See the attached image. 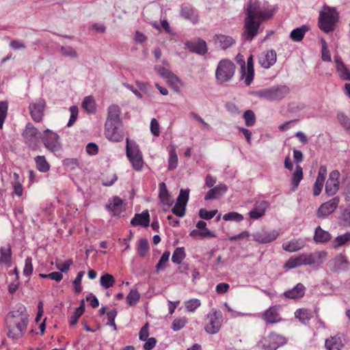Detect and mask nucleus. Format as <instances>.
<instances>
[{"mask_svg": "<svg viewBox=\"0 0 350 350\" xmlns=\"http://www.w3.org/2000/svg\"><path fill=\"white\" fill-rule=\"evenodd\" d=\"M254 77V59L253 55H250L247 60V67L245 72H242L241 79H244L246 86H249L253 81Z\"/></svg>", "mask_w": 350, "mask_h": 350, "instance_id": "obj_17", "label": "nucleus"}, {"mask_svg": "<svg viewBox=\"0 0 350 350\" xmlns=\"http://www.w3.org/2000/svg\"><path fill=\"white\" fill-rule=\"evenodd\" d=\"M329 265L332 267L331 270L332 271L339 272L347 270L349 267V262L347 258L340 254L329 262Z\"/></svg>", "mask_w": 350, "mask_h": 350, "instance_id": "obj_23", "label": "nucleus"}, {"mask_svg": "<svg viewBox=\"0 0 350 350\" xmlns=\"http://www.w3.org/2000/svg\"><path fill=\"white\" fill-rule=\"evenodd\" d=\"M269 204L267 201H262L260 202L258 207L253 208L249 212V216L252 219H258L262 217L268 208Z\"/></svg>", "mask_w": 350, "mask_h": 350, "instance_id": "obj_30", "label": "nucleus"}, {"mask_svg": "<svg viewBox=\"0 0 350 350\" xmlns=\"http://www.w3.org/2000/svg\"><path fill=\"white\" fill-rule=\"evenodd\" d=\"M133 226H141L146 228L150 224V215L148 210L144 211L142 213H136L131 221Z\"/></svg>", "mask_w": 350, "mask_h": 350, "instance_id": "obj_22", "label": "nucleus"}, {"mask_svg": "<svg viewBox=\"0 0 350 350\" xmlns=\"http://www.w3.org/2000/svg\"><path fill=\"white\" fill-rule=\"evenodd\" d=\"M115 282L114 277L107 273L102 275L100 278V284L106 289L113 286Z\"/></svg>", "mask_w": 350, "mask_h": 350, "instance_id": "obj_40", "label": "nucleus"}, {"mask_svg": "<svg viewBox=\"0 0 350 350\" xmlns=\"http://www.w3.org/2000/svg\"><path fill=\"white\" fill-rule=\"evenodd\" d=\"M84 275V271H81L77 273L76 278L73 281L74 291L79 293L82 291L81 280Z\"/></svg>", "mask_w": 350, "mask_h": 350, "instance_id": "obj_56", "label": "nucleus"}, {"mask_svg": "<svg viewBox=\"0 0 350 350\" xmlns=\"http://www.w3.org/2000/svg\"><path fill=\"white\" fill-rule=\"evenodd\" d=\"M228 187L225 184H219L209 189L204 196L205 200H215L222 196L227 191Z\"/></svg>", "mask_w": 350, "mask_h": 350, "instance_id": "obj_24", "label": "nucleus"}, {"mask_svg": "<svg viewBox=\"0 0 350 350\" xmlns=\"http://www.w3.org/2000/svg\"><path fill=\"white\" fill-rule=\"evenodd\" d=\"M33 273L32 259L31 257H27L25 261V267L23 269V275L29 277Z\"/></svg>", "mask_w": 350, "mask_h": 350, "instance_id": "obj_63", "label": "nucleus"}, {"mask_svg": "<svg viewBox=\"0 0 350 350\" xmlns=\"http://www.w3.org/2000/svg\"><path fill=\"white\" fill-rule=\"evenodd\" d=\"M260 10L261 9L260 8L259 5L256 3H252V0H249L244 8L246 17H248V11H250L249 12H250L252 16H253L254 19L257 18Z\"/></svg>", "mask_w": 350, "mask_h": 350, "instance_id": "obj_34", "label": "nucleus"}, {"mask_svg": "<svg viewBox=\"0 0 350 350\" xmlns=\"http://www.w3.org/2000/svg\"><path fill=\"white\" fill-rule=\"evenodd\" d=\"M339 18L334 8H328L327 12H321L319 18V27L325 33L332 32Z\"/></svg>", "mask_w": 350, "mask_h": 350, "instance_id": "obj_6", "label": "nucleus"}, {"mask_svg": "<svg viewBox=\"0 0 350 350\" xmlns=\"http://www.w3.org/2000/svg\"><path fill=\"white\" fill-rule=\"evenodd\" d=\"M310 29L309 26L304 25L293 29L290 33V38L294 42H300L303 40L306 33Z\"/></svg>", "mask_w": 350, "mask_h": 350, "instance_id": "obj_31", "label": "nucleus"}, {"mask_svg": "<svg viewBox=\"0 0 350 350\" xmlns=\"http://www.w3.org/2000/svg\"><path fill=\"white\" fill-rule=\"evenodd\" d=\"M286 342L287 338L285 336L272 332L268 336L262 338L257 343V347L260 350H276Z\"/></svg>", "mask_w": 350, "mask_h": 350, "instance_id": "obj_4", "label": "nucleus"}, {"mask_svg": "<svg viewBox=\"0 0 350 350\" xmlns=\"http://www.w3.org/2000/svg\"><path fill=\"white\" fill-rule=\"evenodd\" d=\"M35 162L37 169L41 172H46L50 170L49 163L44 156H37L35 157Z\"/></svg>", "mask_w": 350, "mask_h": 350, "instance_id": "obj_38", "label": "nucleus"}, {"mask_svg": "<svg viewBox=\"0 0 350 350\" xmlns=\"http://www.w3.org/2000/svg\"><path fill=\"white\" fill-rule=\"evenodd\" d=\"M169 159L167 169L170 171L174 170L176 168L178 165V156L176 154V146L174 145L168 148Z\"/></svg>", "mask_w": 350, "mask_h": 350, "instance_id": "obj_33", "label": "nucleus"}, {"mask_svg": "<svg viewBox=\"0 0 350 350\" xmlns=\"http://www.w3.org/2000/svg\"><path fill=\"white\" fill-rule=\"evenodd\" d=\"M201 305L200 300L198 299H191L185 302L186 309L189 312H194Z\"/></svg>", "mask_w": 350, "mask_h": 350, "instance_id": "obj_58", "label": "nucleus"}, {"mask_svg": "<svg viewBox=\"0 0 350 350\" xmlns=\"http://www.w3.org/2000/svg\"><path fill=\"white\" fill-rule=\"evenodd\" d=\"M276 57V52L272 49L259 58V63L262 67L269 68L275 63Z\"/></svg>", "mask_w": 350, "mask_h": 350, "instance_id": "obj_25", "label": "nucleus"}, {"mask_svg": "<svg viewBox=\"0 0 350 350\" xmlns=\"http://www.w3.org/2000/svg\"><path fill=\"white\" fill-rule=\"evenodd\" d=\"M325 346L327 350H341L344 346L341 336L336 335L326 339Z\"/></svg>", "mask_w": 350, "mask_h": 350, "instance_id": "obj_28", "label": "nucleus"}, {"mask_svg": "<svg viewBox=\"0 0 350 350\" xmlns=\"http://www.w3.org/2000/svg\"><path fill=\"white\" fill-rule=\"evenodd\" d=\"M332 239L331 234L326 230H324L321 228L320 226H318L314 230V234L313 237V239L315 243H325L329 241Z\"/></svg>", "mask_w": 350, "mask_h": 350, "instance_id": "obj_27", "label": "nucleus"}, {"mask_svg": "<svg viewBox=\"0 0 350 350\" xmlns=\"http://www.w3.org/2000/svg\"><path fill=\"white\" fill-rule=\"evenodd\" d=\"M279 235L276 230L256 232L253 234L254 241L259 243H269L275 241Z\"/></svg>", "mask_w": 350, "mask_h": 350, "instance_id": "obj_14", "label": "nucleus"}, {"mask_svg": "<svg viewBox=\"0 0 350 350\" xmlns=\"http://www.w3.org/2000/svg\"><path fill=\"white\" fill-rule=\"evenodd\" d=\"M213 40L215 43L216 44H219L222 49H226L235 43L234 38L229 36L223 34L215 35L213 37Z\"/></svg>", "mask_w": 350, "mask_h": 350, "instance_id": "obj_26", "label": "nucleus"}, {"mask_svg": "<svg viewBox=\"0 0 350 350\" xmlns=\"http://www.w3.org/2000/svg\"><path fill=\"white\" fill-rule=\"evenodd\" d=\"M8 103L6 100L0 101V124L3 125L7 117Z\"/></svg>", "mask_w": 350, "mask_h": 350, "instance_id": "obj_54", "label": "nucleus"}, {"mask_svg": "<svg viewBox=\"0 0 350 350\" xmlns=\"http://www.w3.org/2000/svg\"><path fill=\"white\" fill-rule=\"evenodd\" d=\"M70 117L67 124V126L68 127L72 126L77 119L79 113L78 107L75 105L71 106L70 107Z\"/></svg>", "mask_w": 350, "mask_h": 350, "instance_id": "obj_62", "label": "nucleus"}, {"mask_svg": "<svg viewBox=\"0 0 350 350\" xmlns=\"http://www.w3.org/2000/svg\"><path fill=\"white\" fill-rule=\"evenodd\" d=\"M263 319L269 324H274L282 321V318L278 313L277 306H271L268 308L262 314Z\"/></svg>", "mask_w": 350, "mask_h": 350, "instance_id": "obj_20", "label": "nucleus"}, {"mask_svg": "<svg viewBox=\"0 0 350 350\" xmlns=\"http://www.w3.org/2000/svg\"><path fill=\"white\" fill-rule=\"evenodd\" d=\"M295 317L303 324L306 325L312 318V314L308 309L299 308L295 312Z\"/></svg>", "mask_w": 350, "mask_h": 350, "instance_id": "obj_36", "label": "nucleus"}, {"mask_svg": "<svg viewBox=\"0 0 350 350\" xmlns=\"http://www.w3.org/2000/svg\"><path fill=\"white\" fill-rule=\"evenodd\" d=\"M302 179H303V169L300 165H297L296 167H295V171L293 174L292 177H291V185H293V191L298 187V186Z\"/></svg>", "mask_w": 350, "mask_h": 350, "instance_id": "obj_35", "label": "nucleus"}, {"mask_svg": "<svg viewBox=\"0 0 350 350\" xmlns=\"http://www.w3.org/2000/svg\"><path fill=\"white\" fill-rule=\"evenodd\" d=\"M261 25L260 20L254 19L253 16L248 12V17H245L243 37L245 40L251 41L258 34Z\"/></svg>", "mask_w": 350, "mask_h": 350, "instance_id": "obj_9", "label": "nucleus"}, {"mask_svg": "<svg viewBox=\"0 0 350 350\" xmlns=\"http://www.w3.org/2000/svg\"><path fill=\"white\" fill-rule=\"evenodd\" d=\"M42 142L44 147L50 152H59L62 149V144L59 135L49 129L44 131Z\"/></svg>", "mask_w": 350, "mask_h": 350, "instance_id": "obj_8", "label": "nucleus"}, {"mask_svg": "<svg viewBox=\"0 0 350 350\" xmlns=\"http://www.w3.org/2000/svg\"><path fill=\"white\" fill-rule=\"evenodd\" d=\"M180 15L182 18L191 21L193 24H197L199 22L198 11L191 5H182Z\"/></svg>", "mask_w": 350, "mask_h": 350, "instance_id": "obj_18", "label": "nucleus"}, {"mask_svg": "<svg viewBox=\"0 0 350 350\" xmlns=\"http://www.w3.org/2000/svg\"><path fill=\"white\" fill-rule=\"evenodd\" d=\"M209 323L204 327L205 331L210 334H215L219 332L223 321L221 311H214L207 315Z\"/></svg>", "mask_w": 350, "mask_h": 350, "instance_id": "obj_10", "label": "nucleus"}, {"mask_svg": "<svg viewBox=\"0 0 350 350\" xmlns=\"http://www.w3.org/2000/svg\"><path fill=\"white\" fill-rule=\"evenodd\" d=\"M123 200L118 196L112 198V202L106 204L105 208L111 213L113 217H118L123 211Z\"/></svg>", "mask_w": 350, "mask_h": 350, "instance_id": "obj_19", "label": "nucleus"}, {"mask_svg": "<svg viewBox=\"0 0 350 350\" xmlns=\"http://www.w3.org/2000/svg\"><path fill=\"white\" fill-rule=\"evenodd\" d=\"M339 219L340 224L345 226V227H349L350 226V204L348 205V206L345 208L340 213L339 216Z\"/></svg>", "mask_w": 350, "mask_h": 350, "instance_id": "obj_46", "label": "nucleus"}, {"mask_svg": "<svg viewBox=\"0 0 350 350\" xmlns=\"http://www.w3.org/2000/svg\"><path fill=\"white\" fill-rule=\"evenodd\" d=\"M149 250V244L146 239L142 238L139 240L138 245L137 247V254L140 257H144Z\"/></svg>", "mask_w": 350, "mask_h": 350, "instance_id": "obj_42", "label": "nucleus"}, {"mask_svg": "<svg viewBox=\"0 0 350 350\" xmlns=\"http://www.w3.org/2000/svg\"><path fill=\"white\" fill-rule=\"evenodd\" d=\"M45 106L46 102L42 98L38 99L36 103L29 105V109L30 115L35 122H40L42 121Z\"/></svg>", "mask_w": 350, "mask_h": 350, "instance_id": "obj_12", "label": "nucleus"}, {"mask_svg": "<svg viewBox=\"0 0 350 350\" xmlns=\"http://www.w3.org/2000/svg\"><path fill=\"white\" fill-rule=\"evenodd\" d=\"M159 198L160 199L161 202L163 205H167V206H171L172 205V202H170V196L168 190L167 189L165 183H159Z\"/></svg>", "mask_w": 350, "mask_h": 350, "instance_id": "obj_32", "label": "nucleus"}, {"mask_svg": "<svg viewBox=\"0 0 350 350\" xmlns=\"http://www.w3.org/2000/svg\"><path fill=\"white\" fill-rule=\"evenodd\" d=\"M217 213V210H212L207 211L205 208H200L199 210L198 215L199 217L204 220H210L213 218L215 215Z\"/></svg>", "mask_w": 350, "mask_h": 350, "instance_id": "obj_52", "label": "nucleus"}, {"mask_svg": "<svg viewBox=\"0 0 350 350\" xmlns=\"http://www.w3.org/2000/svg\"><path fill=\"white\" fill-rule=\"evenodd\" d=\"M120 113L121 111L118 105H111L109 107L105 124V135L111 142H119L124 138Z\"/></svg>", "mask_w": 350, "mask_h": 350, "instance_id": "obj_1", "label": "nucleus"}, {"mask_svg": "<svg viewBox=\"0 0 350 350\" xmlns=\"http://www.w3.org/2000/svg\"><path fill=\"white\" fill-rule=\"evenodd\" d=\"M275 10L273 9H267L265 10H261L259 12L258 16H257L256 20H260L261 22L262 21L268 20L271 18L274 14Z\"/></svg>", "mask_w": 350, "mask_h": 350, "instance_id": "obj_61", "label": "nucleus"}, {"mask_svg": "<svg viewBox=\"0 0 350 350\" xmlns=\"http://www.w3.org/2000/svg\"><path fill=\"white\" fill-rule=\"evenodd\" d=\"M82 107L89 113H96L95 100L92 96L85 97L82 102Z\"/></svg>", "mask_w": 350, "mask_h": 350, "instance_id": "obj_37", "label": "nucleus"}, {"mask_svg": "<svg viewBox=\"0 0 350 350\" xmlns=\"http://www.w3.org/2000/svg\"><path fill=\"white\" fill-rule=\"evenodd\" d=\"M59 51L62 55L64 57L72 58H77L78 57L77 51L70 46H62Z\"/></svg>", "mask_w": 350, "mask_h": 350, "instance_id": "obj_49", "label": "nucleus"}, {"mask_svg": "<svg viewBox=\"0 0 350 350\" xmlns=\"http://www.w3.org/2000/svg\"><path fill=\"white\" fill-rule=\"evenodd\" d=\"M12 252L10 244L8 245V248L3 247L0 248V265L4 264L7 267L12 266Z\"/></svg>", "mask_w": 350, "mask_h": 350, "instance_id": "obj_29", "label": "nucleus"}, {"mask_svg": "<svg viewBox=\"0 0 350 350\" xmlns=\"http://www.w3.org/2000/svg\"><path fill=\"white\" fill-rule=\"evenodd\" d=\"M337 118L340 124L350 134V118H348L344 113L340 112L337 114Z\"/></svg>", "mask_w": 350, "mask_h": 350, "instance_id": "obj_57", "label": "nucleus"}, {"mask_svg": "<svg viewBox=\"0 0 350 350\" xmlns=\"http://www.w3.org/2000/svg\"><path fill=\"white\" fill-rule=\"evenodd\" d=\"M186 206L185 204H181L180 202H176L172 208V212L177 217H183L185 215Z\"/></svg>", "mask_w": 350, "mask_h": 350, "instance_id": "obj_53", "label": "nucleus"}, {"mask_svg": "<svg viewBox=\"0 0 350 350\" xmlns=\"http://www.w3.org/2000/svg\"><path fill=\"white\" fill-rule=\"evenodd\" d=\"M140 299V294L137 289H131L126 296V303L133 306L137 304Z\"/></svg>", "mask_w": 350, "mask_h": 350, "instance_id": "obj_45", "label": "nucleus"}, {"mask_svg": "<svg viewBox=\"0 0 350 350\" xmlns=\"http://www.w3.org/2000/svg\"><path fill=\"white\" fill-rule=\"evenodd\" d=\"M306 293V287L301 283H298L292 289L284 293V296L287 299H298L303 297Z\"/></svg>", "mask_w": 350, "mask_h": 350, "instance_id": "obj_21", "label": "nucleus"}, {"mask_svg": "<svg viewBox=\"0 0 350 350\" xmlns=\"http://www.w3.org/2000/svg\"><path fill=\"white\" fill-rule=\"evenodd\" d=\"M191 237H200L201 238H215L216 237L215 234L208 229H206V231H200L198 229H194L189 233Z\"/></svg>", "mask_w": 350, "mask_h": 350, "instance_id": "obj_44", "label": "nucleus"}, {"mask_svg": "<svg viewBox=\"0 0 350 350\" xmlns=\"http://www.w3.org/2000/svg\"><path fill=\"white\" fill-rule=\"evenodd\" d=\"M117 314L118 311L115 308L107 312V323L106 325L111 327L114 331L117 330V326L115 323V319Z\"/></svg>", "mask_w": 350, "mask_h": 350, "instance_id": "obj_51", "label": "nucleus"}, {"mask_svg": "<svg viewBox=\"0 0 350 350\" xmlns=\"http://www.w3.org/2000/svg\"><path fill=\"white\" fill-rule=\"evenodd\" d=\"M235 65L234 63L227 59L221 60L215 71V77L220 82H227L230 81L234 75Z\"/></svg>", "mask_w": 350, "mask_h": 350, "instance_id": "obj_7", "label": "nucleus"}, {"mask_svg": "<svg viewBox=\"0 0 350 350\" xmlns=\"http://www.w3.org/2000/svg\"><path fill=\"white\" fill-rule=\"evenodd\" d=\"M304 246L303 243H299L298 241H291L288 243H284L282 247L285 251L289 252H295L302 248Z\"/></svg>", "mask_w": 350, "mask_h": 350, "instance_id": "obj_43", "label": "nucleus"}, {"mask_svg": "<svg viewBox=\"0 0 350 350\" xmlns=\"http://www.w3.org/2000/svg\"><path fill=\"white\" fill-rule=\"evenodd\" d=\"M338 203L339 198L334 197L322 204L317 210V216L319 218H323L331 215L338 207Z\"/></svg>", "mask_w": 350, "mask_h": 350, "instance_id": "obj_13", "label": "nucleus"}, {"mask_svg": "<svg viewBox=\"0 0 350 350\" xmlns=\"http://www.w3.org/2000/svg\"><path fill=\"white\" fill-rule=\"evenodd\" d=\"M247 126H253L256 123V116L252 110H246L243 115Z\"/></svg>", "mask_w": 350, "mask_h": 350, "instance_id": "obj_47", "label": "nucleus"}, {"mask_svg": "<svg viewBox=\"0 0 350 350\" xmlns=\"http://www.w3.org/2000/svg\"><path fill=\"white\" fill-rule=\"evenodd\" d=\"M189 198V189H181L178 196L176 199V202H180L181 204H185L187 205Z\"/></svg>", "mask_w": 350, "mask_h": 350, "instance_id": "obj_60", "label": "nucleus"}, {"mask_svg": "<svg viewBox=\"0 0 350 350\" xmlns=\"http://www.w3.org/2000/svg\"><path fill=\"white\" fill-rule=\"evenodd\" d=\"M170 256V251H165L163 252L156 265V273H159L160 270L164 269L165 268V264L168 262Z\"/></svg>", "mask_w": 350, "mask_h": 350, "instance_id": "obj_48", "label": "nucleus"}, {"mask_svg": "<svg viewBox=\"0 0 350 350\" xmlns=\"http://www.w3.org/2000/svg\"><path fill=\"white\" fill-rule=\"evenodd\" d=\"M322 44V50H321V58L324 62H331V55L329 53V51L327 49V43L324 39H321V40Z\"/></svg>", "mask_w": 350, "mask_h": 350, "instance_id": "obj_59", "label": "nucleus"}, {"mask_svg": "<svg viewBox=\"0 0 350 350\" xmlns=\"http://www.w3.org/2000/svg\"><path fill=\"white\" fill-rule=\"evenodd\" d=\"M42 134L31 123L28 122L22 133L25 145L31 150L37 151L40 148V140Z\"/></svg>", "mask_w": 350, "mask_h": 350, "instance_id": "obj_3", "label": "nucleus"}, {"mask_svg": "<svg viewBox=\"0 0 350 350\" xmlns=\"http://www.w3.org/2000/svg\"><path fill=\"white\" fill-rule=\"evenodd\" d=\"M126 157L133 167L137 171H140L143 167L144 161L139 146L135 142H130L129 137H126Z\"/></svg>", "mask_w": 350, "mask_h": 350, "instance_id": "obj_5", "label": "nucleus"}, {"mask_svg": "<svg viewBox=\"0 0 350 350\" xmlns=\"http://www.w3.org/2000/svg\"><path fill=\"white\" fill-rule=\"evenodd\" d=\"M186 253L185 247H179L175 249L172 256V260L176 265L181 264L183 260L185 258Z\"/></svg>", "mask_w": 350, "mask_h": 350, "instance_id": "obj_39", "label": "nucleus"}, {"mask_svg": "<svg viewBox=\"0 0 350 350\" xmlns=\"http://www.w3.org/2000/svg\"><path fill=\"white\" fill-rule=\"evenodd\" d=\"M187 322V319L185 317L176 318L172 321L171 328L174 332H177L183 328L185 326Z\"/></svg>", "mask_w": 350, "mask_h": 350, "instance_id": "obj_55", "label": "nucleus"}, {"mask_svg": "<svg viewBox=\"0 0 350 350\" xmlns=\"http://www.w3.org/2000/svg\"><path fill=\"white\" fill-rule=\"evenodd\" d=\"M244 219L243 215L237 213V212H229L226 213L223 216V219L226 221H234L236 222H241Z\"/></svg>", "mask_w": 350, "mask_h": 350, "instance_id": "obj_50", "label": "nucleus"}, {"mask_svg": "<svg viewBox=\"0 0 350 350\" xmlns=\"http://www.w3.org/2000/svg\"><path fill=\"white\" fill-rule=\"evenodd\" d=\"M336 71L342 80L350 81V70L347 68L346 65L342 66V67L336 70Z\"/></svg>", "mask_w": 350, "mask_h": 350, "instance_id": "obj_64", "label": "nucleus"}, {"mask_svg": "<svg viewBox=\"0 0 350 350\" xmlns=\"http://www.w3.org/2000/svg\"><path fill=\"white\" fill-rule=\"evenodd\" d=\"M186 48L192 53L203 55L207 53V46L206 42L200 38L197 41H187L185 43Z\"/></svg>", "mask_w": 350, "mask_h": 350, "instance_id": "obj_16", "label": "nucleus"}, {"mask_svg": "<svg viewBox=\"0 0 350 350\" xmlns=\"http://www.w3.org/2000/svg\"><path fill=\"white\" fill-rule=\"evenodd\" d=\"M350 241V232H345L343 234L339 235L335 238L333 241V247L334 248H338L340 246L345 245Z\"/></svg>", "mask_w": 350, "mask_h": 350, "instance_id": "obj_41", "label": "nucleus"}, {"mask_svg": "<svg viewBox=\"0 0 350 350\" xmlns=\"http://www.w3.org/2000/svg\"><path fill=\"white\" fill-rule=\"evenodd\" d=\"M340 172L338 170H333L329 175L328 180L325 184V193L329 196H332L336 193L339 189Z\"/></svg>", "mask_w": 350, "mask_h": 350, "instance_id": "obj_11", "label": "nucleus"}, {"mask_svg": "<svg viewBox=\"0 0 350 350\" xmlns=\"http://www.w3.org/2000/svg\"><path fill=\"white\" fill-rule=\"evenodd\" d=\"M327 176V167L325 165H321L319 167L318 175L316 179V181L313 186V195L314 196H318L322 191L324 183L325 180V178Z\"/></svg>", "mask_w": 350, "mask_h": 350, "instance_id": "obj_15", "label": "nucleus"}, {"mask_svg": "<svg viewBox=\"0 0 350 350\" xmlns=\"http://www.w3.org/2000/svg\"><path fill=\"white\" fill-rule=\"evenodd\" d=\"M290 92L289 88L286 85H278L269 88L262 89L251 92V94L260 98L270 101L281 100Z\"/></svg>", "mask_w": 350, "mask_h": 350, "instance_id": "obj_2", "label": "nucleus"}]
</instances>
